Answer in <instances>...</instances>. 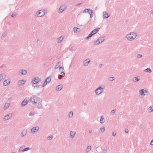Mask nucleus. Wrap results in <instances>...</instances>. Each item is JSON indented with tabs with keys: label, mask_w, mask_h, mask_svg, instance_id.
I'll use <instances>...</instances> for the list:
<instances>
[{
	"label": "nucleus",
	"mask_w": 153,
	"mask_h": 153,
	"mask_svg": "<svg viewBox=\"0 0 153 153\" xmlns=\"http://www.w3.org/2000/svg\"><path fill=\"white\" fill-rule=\"evenodd\" d=\"M76 133L73 131H71L70 132V135L71 138H73L75 136Z\"/></svg>",
	"instance_id": "16"
},
{
	"label": "nucleus",
	"mask_w": 153,
	"mask_h": 153,
	"mask_svg": "<svg viewBox=\"0 0 153 153\" xmlns=\"http://www.w3.org/2000/svg\"><path fill=\"white\" fill-rule=\"evenodd\" d=\"M90 62V60L88 59H87L83 61V65L84 66H87Z\"/></svg>",
	"instance_id": "11"
},
{
	"label": "nucleus",
	"mask_w": 153,
	"mask_h": 153,
	"mask_svg": "<svg viewBox=\"0 0 153 153\" xmlns=\"http://www.w3.org/2000/svg\"><path fill=\"white\" fill-rule=\"evenodd\" d=\"M25 81L23 80H21L18 82V84L19 85V86L21 85L22 86L25 84Z\"/></svg>",
	"instance_id": "21"
},
{
	"label": "nucleus",
	"mask_w": 153,
	"mask_h": 153,
	"mask_svg": "<svg viewBox=\"0 0 153 153\" xmlns=\"http://www.w3.org/2000/svg\"><path fill=\"white\" fill-rule=\"evenodd\" d=\"M102 153H107V151L106 149H104L102 151Z\"/></svg>",
	"instance_id": "50"
},
{
	"label": "nucleus",
	"mask_w": 153,
	"mask_h": 153,
	"mask_svg": "<svg viewBox=\"0 0 153 153\" xmlns=\"http://www.w3.org/2000/svg\"><path fill=\"white\" fill-rule=\"evenodd\" d=\"M27 131L25 130H23L21 132V136L22 137H24L26 134Z\"/></svg>",
	"instance_id": "22"
},
{
	"label": "nucleus",
	"mask_w": 153,
	"mask_h": 153,
	"mask_svg": "<svg viewBox=\"0 0 153 153\" xmlns=\"http://www.w3.org/2000/svg\"><path fill=\"white\" fill-rule=\"evenodd\" d=\"M61 74L59 75L58 76V78L60 79H62L65 75V73L64 71H62Z\"/></svg>",
	"instance_id": "17"
},
{
	"label": "nucleus",
	"mask_w": 153,
	"mask_h": 153,
	"mask_svg": "<svg viewBox=\"0 0 153 153\" xmlns=\"http://www.w3.org/2000/svg\"><path fill=\"white\" fill-rule=\"evenodd\" d=\"M51 80V78L50 77H48L46 79L45 81L47 82L48 83H49Z\"/></svg>",
	"instance_id": "34"
},
{
	"label": "nucleus",
	"mask_w": 153,
	"mask_h": 153,
	"mask_svg": "<svg viewBox=\"0 0 153 153\" xmlns=\"http://www.w3.org/2000/svg\"><path fill=\"white\" fill-rule=\"evenodd\" d=\"M42 102H38V105H37L36 107L37 108H38L39 109L43 108L42 105Z\"/></svg>",
	"instance_id": "20"
},
{
	"label": "nucleus",
	"mask_w": 153,
	"mask_h": 153,
	"mask_svg": "<svg viewBox=\"0 0 153 153\" xmlns=\"http://www.w3.org/2000/svg\"><path fill=\"white\" fill-rule=\"evenodd\" d=\"M33 101H32V103L35 105L38 102H42V99L39 97L35 95L33 96Z\"/></svg>",
	"instance_id": "4"
},
{
	"label": "nucleus",
	"mask_w": 153,
	"mask_h": 153,
	"mask_svg": "<svg viewBox=\"0 0 153 153\" xmlns=\"http://www.w3.org/2000/svg\"><path fill=\"white\" fill-rule=\"evenodd\" d=\"M82 104L85 106H86L87 105V104L86 103L84 102H82Z\"/></svg>",
	"instance_id": "57"
},
{
	"label": "nucleus",
	"mask_w": 153,
	"mask_h": 153,
	"mask_svg": "<svg viewBox=\"0 0 153 153\" xmlns=\"http://www.w3.org/2000/svg\"><path fill=\"white\" fill-rule=\"evenodd\" d=\"M105 119L102 116L100 117V122L101 123H103L105 122Z\"/></svg>",
	"instance_id": "29"
},
{
	"label": "nucleus",
	"mask_w": 153,
	"mask_h": 153,
	"mask_svg": "<svg viewBox=\"0 0 153 153\" xmlns=\"http://www.w3.org/2000/svg\"><path fill=\"white\" fill-rule=\"evenodd\" d=\"M112 135L113 136H115L116 134V133L114 132H113L112 133Z\"/></svg>",
	"instance_id": "52"
},
{
	"label": "nucleus",
	"mask_w": 153,
	"mask_h": 153,
	"mask_svg": "<svg viewBox=\"0 0 153 153\" xmlns=\"http://www.w3.org/2000/svg\"><path fill=\"white\" fill-rule=\"evenodd\" d=\"M94 34H92V33L91 32L86 37V39H89V38L91 37Z\"/></svg>",
	"instance_id": "30"
},
{
	"label": "nucleus",
	"mask_w": 153,
	"mask_h": 153,
	"mask_svg": "<svg viewBox=\"0 0 153 153\" xmlns=\"http://www.w3.org/2000/svg\"><path fill=\"white\" fill-rule=\"evenodd\" d=\"M81 3H79V4H77L76 5V6H79V5H81Z\"/></svg>",
	"instance_id": "58"
},
{
	"label": "nucleus",
	"mask_w": 153,
	"mask_h": 153,
	"mask_svg": "<svg viewBox=\"0 0 153 153\" xmlns=\"http://www.w3.org/2000/svg\"><path fill=\"white\" fill-rule=\"evenodd\" d=\"M73 112L72 111H70L68 114V117L69 118H71L73 117Z\"/></svg>",
	"instance_id": "28"
},
{
	"label": "nucleus",
	"mask_w": 153,
	"mask_h": 153,
	"mask_svg": "<svg viewBox=\"0 0 153 153\" xmlns=\"http://www.w3.org/2000/svg\"><path fill=\"white\" fill-rule=\"evenodd\" d=\"M91 146H88L87 147V150H86V152H89L91 149Z\"/></svg>",
	"instance_id": "35"
},
{
	"label": "nucleus",
	"mask_w": 153,
	"mask_h": 153,
	"mask_svg": "<svg viewBox=\"0 0 153 153\" xmlns=\"http://www.w3.org/2000/svg\"><path fill=\"white\" fill-rule=\"evenodd\" d=\"M139 93L140 95L145 96L146 95L145 93H147V91L146 90H144V89H141L139 91Z\"/></svg>",
	"instance_id": "10"
},
{
	"label": "nucleus",
	"mask_w": 153,
	"mask_h": 153,
	"mask_svg": "<svg viewBox=\"0 0 153 153\" xmlns=\"http://www.w3.org/2000/svg\"><path fill=\"white\" fill-rule=\"evenodd\" d=\"M88 132L89 134H91V133H93L94 132V131H93L92 129H90L89 130Z\"/></svg>",
	"instance_id": "51"
},
{
	"label": "nucleus",
	"mask_w": 153,
	"mask_h": 153,
	"mask_svg": "<svg viewBox=\"0 0 153 153\" xmlns=\"http://www.w3.org/2000/svg\"><path fill=\"white\" fill-rule=\"evenodd\" d=\"M105 88V86L103 85H101L99 86L98 88L96 89L94 91L96 95H99L102 93Z\"/></svg>",
	"instance_id": "1"
},
{
	"label": "nucleus",
	"mask_w": 153,
	"mask_h": 153,
	"mask_svg": "<svg viewBox=\"0 0 153 153\" xmlns=\"http://www.w3.org/2000/svg\"><path fill=\"white\" fill-rule=\"evenodd\" d=\"M66 8V6L65 4L62 5L59 8V10L60 12L59 13L62 12Z\"/></svg>",
	"instance_id": "6"
},
{
	"label": "nucleus",
	"mask_w": 153,
	"mask_h": 153,
	"mask_svg": "<svg viewBox=\"0 0 153 153\" xmlns=\"http://www.w3.org/2000/svg\"><path fill=\"white\" fill-rule=\"evenodd\" d=\"M63 37L62 36H60L59 37L57 40V42L58 43H61L62 41L63 40Z\"/></svg>",
	"instance_id": "24"
},
{
	"label": "nucleus",
	"mask_w": 153,
	"mask_h": 153,
	"mask_svg": "<svg viewBox=\"0 0 153 153\" xmlns=\"http://www.w3.org/2000/svg\"><path fill=\"white\" fill-rule=\"evenodd\" d=\"M61 63L60 62H58L55 67V69H57L61 65Z\"/></svg>",
	"instance_id": "27"
},
{
	"label": "nucleus",
	"mask_w": 153,
	"mask_h": 153,
	"mask_svg": "<svg viewBox=\"0 0 153 153\" xmlns=\"http://www.w3.org/2000/svg\"><path fill=\"white\" fill-rule=\"evenodd\" d=\"M34 115V114L31 112H30L29 113V116H33Z\"/></svg>",
	"instance_id": "53"
},
{
	"label": "nucleus",
	"mask_w": 153,
	"mask_h": 153,
	"mask_svg": "<svg viewBox=\"0 0 153 153\" xmlns=\"http://www.w3.org/2000/svg\"><path fill=\"white\" fill-rule=\"evenodd\" d=\"M105 40L104 37H101L97 39V41H99V43H101L103 42Z\"/></svg>",
	"instance_id": "12"
},
{
	"label": "nucleus",
	"mask_w": 153,
	"mask_h": 153,
	"mask_svg": "<svg viewBox=\"0 0 153 153\" xmlns=\"http://www.w3.org/2000/svg\"><path fill=\"white\" fill-rule=\"evenodd\" d=\"M102 66V64H100L99 65V67L100 68Z\"/></svg>",
	"instance_id": "59"
},
{
	"label": "nucleus",
	"mask_w": 153,
	"mask_h": 153,
	"mask_svg": "<svg viewBox=\"0 0 153 153\" xmlns=\"http://www.w3.org/2000/svg\"><path fill=\"white\" fill-rule=\"evenodd\" d=\"M125 132L126 133H127L128 132V129L126 128L125 129Z\"/></svg>",
	"instance_id": "54"
},
{
	"label": "nucleus",
	"mask_w": 153,
	"mask_h": 153,
	"mask_svg": "<svg viewBox=\"0 0 153 153\" xmlns=\"http://www.w3.org/2000/svg\"><path fill=\"white\" fill-rule=\"evenodd\" d=\"M39 80L40 79L38 77H35L33 79L32 82L33 84H36L39 82Z\"/></svg>",
	"instance_id": "8"
},
{
	"label": "nucleus",
	"mask_w": 153,
	"mask_h": 153,
	"mask_svg": "<svg viewBox=\"0 0 153 153\" xmlns=\"http://www.w3.org/2000/svg\"><path fill=\"white\" fill-rule=\"evenodd\" d=\"M150 144L153 145V140H152L150 142Z\"/></svg>",
	"instance_id": "55"
},
{
	"label": "nucleus",
	"mask_w": 153,
	"mask_h": 153,
	"mask_svg": "<svg viewBox=\"0 0 153 153\" xmlns=\"http://www.w3.org/2000/svg\"><path fill=\"white\" fill-rule=\"evenodd\" d=\"M92 10H90L88 9H85L83 11V13H88L89 14H90V11Z\"/></svg>",
	"instance_id": "26"
},
{
	"label": "nucleus",
	"mask_w": 153,
	"mask_h": 153,
	"mask_svg": "<svg viewBox=\"0 0 153 153\" xmlns=\"http://www.w3.org/2000/svg\"><path fill=\"white\" fill-rule=\"evenodd\" d=\"M114 77H111L108 78V80L109 81H112L114 79Z\"/></svg>",
	"instance_id": "33"
},
{
	"label": "nucleus",
	"mask_w": 153,
	"mask_h": 153,
	"mask_svg": "<svg viewBox=\"0 0 153 153\" xmlns=\"http://www.w3.org/2000/svg\"><path fill=\"white\" fill-rule=\"evenodd\" d=\"M39 129V127H34L31 128L30 131L32 133H34L36 132H37L38 131Z\"/></svg>",
	"instance_id": "9"
},
{
	"label": "nucleus",
	"mask_w": 153,
	"mask_h": 153,
	"mask_svg": "<svg viewBox=\"0 0 153 153\" xmlns=\"http://www.w3.org/2000/svg\"><path fill=\"white\" fill-rule=\"evenodd\" d=\"M90 18H92V17L93 16V14L92 13H93V11L92 10H91V11H90Z\"/></svg>",
	"instance_id": "38"
},
{
	"label": "nucleus",
	"mask_w": 153,
	"mask_h": 153,
	"mask_svg": "<svg viewBox=\"0 0 153 153\" xmlns=\"http://www.w3.org/2000/svg\"><path fill=\"white\" fill-rule=\"evenodd\" d=\"M12 113H10L8 114L4 117L3 120L4 121L8 120L10 118L12 117Z\"/></svg>",
	"instance_id": "7"
},
{
	"label": "nucleus",
	"mask_w": 153,
	"mask_h": 153,
	"mask_svg": "<svg viewBox=\"0 0 153 153\" xmlns=\"http://www.w3.org/2000/svg\"><path fill=\"white\" fill-rule=\"evenodd\" d=\"M142 55L140 54H138L136 56V57L138 58H141V57H142Z\"/></svg>",
	"instance_id": "43"
},
{
	"label": "nucleus",
	"mask_w": 153,
	"mask_h": 153,
	"mask_svg": "<svg viewBox=\"0 0 153 153\" xmlns=\"http://www.w3.org/2000/svg\"><path fill=\"white\" fill-rule=\"evenodd\" d=\"M103 14L104 18L105 19L108 18L110 16V15H108V14L106 12H103Z\"/></svg>",
	"instance_id": "18"
},
{
	"label": "nucleus",
	"mask_w": 153,
	"mask_h": 153,
	"mask_svg": "<svg viewBox=\"0 0 153 153\" xmlns=\"http://www.w3.org/2000/svg\"><path fill=\"white\" fill-rule=\"evenodd\" d=\"M22 75H25L27 73V71L25 70H21V72H20Z\"/></svg>",
	"instance_id": "31"
},
{
	"label": "nucleus",
	"mask_w": 153,
	"mask_h": 153,
	"mask_svg": "<svg viewBox=\"0 0 153 153\" xmlns=\"http://www.w3.org/2000/svg\"><path fill=\"white\" fill-rule=\"evenodd\" d=\"M42 85H37L35 87H34V88H36V89L39 88H40V87H42Z\"/></svg>",
	"instance_id": "47"
},
{
	"label": "nucleus",
	"mask_w": 153,
	"mask_h": 153,
	"mask_svg": "<svg viewBox=\"0 0 153 153\" xmlns=\"http://www.w3.org/2000/svg\"><path fill=\"white\" fill-rule=\"evenodd\" d=\"M78 29L79 30V28H78L77 27H75L74 28V32H76L77 31Z\"/></svg>",
	"instance_id": "37"
},
{
	"label": "nucleus",
	"mask_w": 153,
	"mask_h": 153,
	"mask_svg": "<svg viewBox=\"0 0 153 153\" xmlns=\"http://www.w3.org/2000/svg\"><path fill=\"white\" fill-rule=\"evenodd\" d=\"M115 113V110H113L111 111V112L110 114L111 115H114Z\"/></svg>",
	"instance_id": "39"
},
{
	"label": "nucleus",
	"mask_w": 153,
	"mask_h": 153,
	"mask_svg": "<svg viewBox=\"0 0 153 153\" xmlns=\"http://www.w3.org/2000/svg\"><path fill=\"white\" fill-rule=\"evenodd\" d=\"M100 28L99 27L96 28L93 30L91 32V33H92V34H94V35L96 34L97 32L99 31Z\"/></svg>",
	"instance_id": "19"
},
{
	"label": "nucleus",
	"mask_w": 153,
	"mask_h": 153,
	"mask_svg": "<svg viewBox=\"0 0 153 153\" xmlns=\"http://www.w3.org/2000/svg\"><path fill=\"white\" fill-rule=\"evenodd\" d=\"M64 68L63 67H60L59 68V70L60 71H62L64 70Z\"/></svg>",
	"instance_id": "49"
},
{
	"label": "nucleus",
	"mask_w": 153,
	"mask_h": 153,
	"mask_svg": "<svg viewBox=\"0 0 153 153\" xmlns=\"http://www.w3.org/2000/svg\"><path fill=\"white\" fill-rule=\"evenodd\" d=\"M3 79V76L2 74L0 75V81H1Z\"/></svg>",
	"instance_id": "48"
},
{
	"label": "nucleus",
	"mask_w": 153,
	"mask_h": 153,
	"mask_svg": "<svg viewBox=\"0 0 153 153\" xmlns=\"http://www.w3.org/2000/svg\"><path fill=\"white\" fill-rule=\"evenodd\" d=\"M136 33L134 32H131L126 36V38L128 40L132 41L137 36Z\"/></svg>",
	"instance_id": "3"
},
{
	"label": "nucleus",
	"mask_w": 153,
	"mask_h": 153,
	"mask_svg": "<svg viewBox=\"0 0 153 153\" xmlns=\"http://www.w3.org/2000/svg\"><path fill=\"white\" fill-rule=\"evenodd\" d=\"M53 137V136L52 135H50L48 137V139H49V140H51L52 139Z\"/></svg>",
	"instance_id": "46"
},
{
	"label": "nucleus",
	"mask_w": 153,
	"mask_h": 153,
	"mask_svg": "<svg viewBox=\"0 0 153 153\" xmlns=\"http://www.w3.org/2000/svg\"><path fill=\"white\" fill-rule=\"evenodd\" d=\"M47 83H48L45 80V81L43 83L42 87H44V86H45L46 85Z\"/></svg>",
	"instance_id": "45"
},
{
	"label": "nucleus",
	"mask_w": 153,
	"mask_h": 153,
	"mask_svg": "<svg viewBox=\"0 0 153 153\" xmlns=\"http://www.w3.org/2000/svg\"><path fill=\"white\" fill-rule=\"evenodd\" d=\"M152 13L153 14V10L152 11Z\"/></svg>",
	"instance_id": "60"
},
{
	"label": "nucleus",
	"mask_w": 153,
	"mask_h": 153,
	"mask_svg": "<svg viewBox=\"0 0 153 153\" xmlns=\"http://www.w3.org/2000/svg\"><path fill=\"white\" fill-rule=\"evenodd\" d=\"M105 131V128L104 126H103L100 128L99 132L100 134H102Z\"/></svg>",
	"instance_id": "23"
},
{
	"label": "nucleus",
	"mask_w": 153,
	"mask_h": 153,
	"mask_svg": "<svg viewBox=\"0 0 153 153\" xmlns=\"http://www.w3.org/2000/svg\"><path fill=\"white\" fill-rule=\"evenodd\" d=\"M33 98L31 97L30 98V101L31 102H32V101H33Z\"/></svg>",
	"instance_id": "56"
},
{
	"label": "nucleus",
	"mask_w": 153,
	"mask_h": 153,
	"mask_svg": "<svg viewBox=\"0 0 153 153\" xmlns=\"http://www.w3.org/2000/svg\"><path fill=\"white\" fill-rule=\"evenodd\" d=\"M17 15V13H14L12 14V15H11V16L12 17H14Z\"/></svg>",
	"instance_id": "41"
},
{
	"label": "nucleus",
	"mask_w": 153,
	"mask_h": 153,
	"mask_svg": "<svg viewBox=\"0 0 153 153\" xmlns=\"http://www.w3.org/2000/svg\"><path fill=\"white\" fill-rule=\"evenodd\" d=\"M7 33L6 32H5L4 33L2 34V36H1V38L2 39V38H4L7 35Z\"/></svg>",
	"instance_id": "44"
},
{
	"label": "nucleus",
	"mask_w": 153,
	"mask_h": 153,
	"mask_svg": "<svg viewBox=\"0 0 153 153\" xmlns=\"http://www.w3.org/2000/svg\"><path fill=\"white\" fill-rule=\"evenodd\" d=\"M62 87L63 86L62 85H59L56 87V91H59L62 88Z\"/></svg>",
	"instance_id": "15"
},
{
	"label": "nucleus",
	"mask_w": 153,
	"mask_h": 153,
	"mask_svg": "<svg viewBox=\"0 0 153 153\" xmlns=\"http://www.w3.org/2000/svg\"><path fill=\"white\" fill-rule=\"evenodd\" d=\"M30 149V148L29 147H27V148L24 149L23 151L24 152V151H26L27 150H29Z\"/></svg>",
	"instance_id": "42"
},
{
	"label": "nucleus",
	"mask_w": 153,
	"mask_h": 153,
	"mask_svg": "<svg viewBox=\"0 0 153 153\" xmlns=\"http://www.w3.org/2000/svg\"><path fill=\"white\" fill-rule=\"evenodd\" d=\"M11 98H10L8 99L7 101V102H6L4 106V109L5 110H6L9 107V106L10 104V102L11 101Z\"/></svg>",
	"instance_id": "5"
},
{
	"label": "nucleus",
	"mask_w": 153,
	"mask_h": 153,
	"mask_svg": "<svg viewBox=\"0 0 153 153\" xmlns=\"http://www.w3.org/2000/svg\"><path fill=\"white\" fill-rule=\"evenodd\" d=\"M144 71H147V72L150 73L152 72L151 70L149 68H147L144 70Z\"/></svg>",
	"instance_id": "32"
},
{
	"label": "nucleus",
	"mask_w": 153,
	"mask_h": 153,
	"mask_svg": "<svg viewBox=\"0 0 153 153\" xmlns=\"http://www.w3.org/2000/svg\"><path fill=\"white\" fill-rule=\"evenodd\" d=\"M47 11L45 9H42L41 10L37 11L34 14V16L36 17H40L43 16L45 14V11Z\"/></svg>",
	"instance_id": "2"
},
{
	"label": "nucleus",
	"mask_w": 153,
	"mask_h": 153,
	"mask_svg": "<svg viewBox=\"0 0 153 153\" xmlns=\"http://www.w3.org/2000/svg\"><path fill=\"white\" fill-rule=\"evenodd\" d=\"M39 41V39H38L37 41Z\"/></svg>",
	"instance_id": "61"
},
{
	"label": "nucleus",
	"mask_w": 153,
	"mask_h": 153,
	"mask_svg": "<svg viewBox=\"0 0 153 153\" xmlns=\"http://www.w3.org/2000/svg\"><path fill=\"white\" fill-rule=\"evenodd\" d=\"M28 101L27 100L25 99L21 103V106L22 107L24 106L27 104Z\"/></svg>",
	"instance_id": "14"
},
{
	"label": "nucleus",
	"mask_w": 153,
	"mask_h": 153,
	"mask_svg": "<svg viewBox=\"0 0 153 153\" xmlns=\"http://www.w3.org/2000/svg\"><path fill=\"white\" fill-rule=\"evenodd\" d=\"M23 148H24L23 146H21L20 147V148L19 150V152H24L23 150H24V149H23Z\"/></svg>",
	"instance_id": "36"
},
{
	"label": "nucleus",
	"mask_w": 153,
	"mask_h": 153,
	"mask_svg": "<svg viewBox=\"0 0 153 153\" xmlns=\"http://www.w3.org/2000/svg\"><path fill=\"white\" fill-rule=\"evenodd\" d=\"M140 78H139L137 77H135L133 79V81L134 82H136L139 81L140 80Z\"/></svg>",
	"instance_id": "25"
},
{
	"label": "nucleus",
	"mask_w": 153,
	"mask_h": 153,
	"mask_svg": "<svg viewBox=\"0 0 153 153\" xmlns=\"http://www.w3.org/2000/svg\"><path fill=\"white\" fill-rule=\"evenodd\" d=\"M100 43H99V41H97V40L94 43V45H97L100 44Z\"/></svg>",
	"instance_id": "40"
},
{
	"label": "nucleus",
	"mask_w": 153,
	"mask_h": 153,
	"mask_svg": "<svg viewBox=\"0 0 153 153\" xmlns=\"http://www.w3.org/2000/svg\"><path fill=\"white\" fill-rule=\"evenodd\" d=\"M10 83V81L9 79H7L4 81L3 84L4 86L8 85Z\"/></svg>",
	"instance_id": "13"
}]
</instances>
